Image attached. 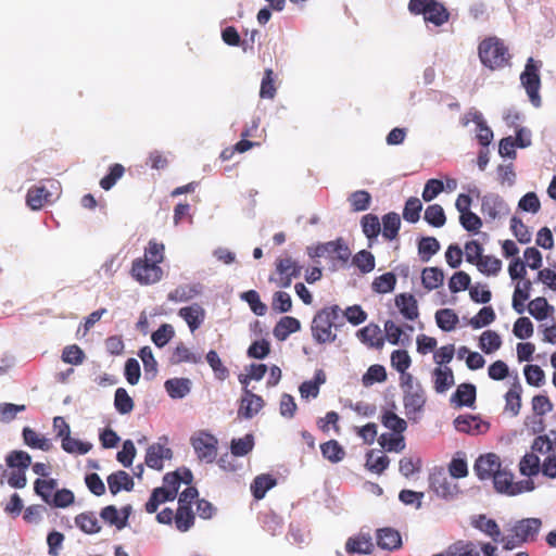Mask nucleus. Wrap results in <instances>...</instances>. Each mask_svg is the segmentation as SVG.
<instances>
[{"instance_id":"nucleus-5","label":"nucleus","mask_w":556,"mask_h":556,"mask_svg":"<svg viewBox=\"0 0 556 556\" xmlns=\"http://www.w3.org/2000/svg\"><path fill=\"white\" fill-rule=\"evenodd\" d=\"M190 443L201 462L211 464L216 459L218 440L210 432L204 430L195 432Z\"/></svg>"},{"instance_id":"nucleus-54","label":"nucleus","mask_w":556,"mask_h":556,"mask_svg":"<svg viewBox=\"0 0 556 556\" xmlns=\"http://www.w3.org/2000/svg\"><path fill=\"white\" fill-rule=\"evenodd\" d=\"M422 210L421 201L416 197H410L404 205L403 218L412 224H415L420 218V212Z\"/></svg>"},{"instance_id":"nucleus-50","label":"nucleus","mask_w":556,"mask_h":556,"mask_svg":"<svg viewBox=\"0 0 556 556\" xmlns=\"http://www.w3.org/2000/svg\"><path fill=\"white\" fill-rule=\"evenodd\" d=\"M551 309H553V306H551L547 300L543 296L535 298L528 304L529 314L536 320L545 319Z\"/></svg>"},{"instance_id":"nucleus-57","label":"nucleus","mask_w":556,"mask_h":556,"mask_svg":"<svg viewBox=\"0 0 556 556\" xmlns=\"http://www.w3.org/2000/svg\"><path fill=\"white\" fill-rule=\"evenodd\" d=\"M241 300L247 302L251 311L257 316H264L267 312V306L260 299V294L255 290H249L240 295Z\"/></svg>"},{"instance_id":"nucleus-26","label":"nucleus","mask_w":556,"mask_h":556,"mask_svg":"<svg viewBox=\"0 0 556 556\" xmlns=\"http://www.w3.org/2000/svg\"><path fill=\"white\" fill-rule=\"evenodd\" d=\"M108 484L110 492L113 495H116L122 490L129 492L134 489L135 485L132 478L126 471L123 470H118L116 472L111 473L108 477Z\"/></svg>"},{"instance_id":"nucleus-30","label":"nucleus","mask_w":556,"mask_h":556,"mask_svg":"<svg viewBox=\"0 0 556 556\" xmlns=\"http://www.w3.org/2000/svg\"><path fill=\"white\" fill-rule=\"evenodd\" d=\"M202 362V356L200 354L193 353L188 349L184 343H179L170 358L169 363L172 365H178L181 363H191V364H199Z\"/></svg>"},{"instance_id":"nucleus-34","label":"nucleus","mask_w":556,"mask_h":556,"mask_svg":"<svg viewBox=\"0 0 556 556\" xmlns=\"http://www.w3.org/2000/svg\"><path fill=\"white\" fill-rule=\"evenodd\" d=\"M396 276L392 271H388L378 276L371 282V289L375 293H390L395 289Z\"/></svg>"},{"instance_id":"nucleus-15","label":"nucleus","mask_w":556,"mask_h":556,"mask_svg":"<svg viewBox=\"0 0 556 556\" xmlns=\"http://www.w3.org/2000/svg\"><path fill=\"white\" fill-rule=\"evenodd\" d=\"M372 538L369 533H358L349 538L345 543V551L349 554L369 555L374 551Z\"/></svg>"},{"instance_id":"nucleus-12","label":"nucleus","mask_w":556,"mask_h":556,"mask_svg":"<svg viewBox=\"0 0 556 556\" xmlns=\"http://www.w3.org/2000/svg\"><path fill=\"white\" fill-rule=\"evenodd\" d=\"M430 486L442 498H452L457 493V485L443 472L430 477Z\"/></svg>"},{"instance_id":"nucleus-28","label":"nucleus","mask_w":556,"mask_h":556,"mask_svg":"<svg viewBox=\"0 0 556 556\" xmlns=\"http://www.w3.org/2000/svg\"><path fill=\"white\" fill-rule=\"evenodd\" d=\"M176 497V491H166L163 488H155L148 502L146 503V510L149 514H153L157 510L160 504L165 502L174 501Z\"/></svg>"},{"instance_id":"nucleus-21","label":"nucleus","mask_w":556,"mask_h":556,"mask_svg":"<svg viewBox=\"0 0 556 556\" xmlns=\"http://www.w3.org/2000/svg\"><path fill=\"white\" fill-rule=\"evenodd\" d=\"M477 389L472 383H462L453 393L451 401L458 407H472L476 402Z\"/></svg>"},{"instance_id":"nucleus-8","label":"nucleus","mask_w":556,"mask_h":556,"mask_svg":"<svg viewBox=\"0 0 556 556\" xmlns=\"http://www.w3.org/2000/svg\"><path fill=\"white\" fill-rule=\"evenodd\" d=\"M542 520L540 518H525L517 521L510 529L523 543L533 542L541 530Z\"/></svg>"},{"instance_id":"nucleus-33","label":"nucleus","mask_w":556,"mask_h":556,"mask_svg":"<svg viewBox=\"0 0 556 556\" xmlns=\"http://www.w3.org/2000/svg\"><path fill=\"white\" fill-rule=\"evenodd\" d=\"M76 526L87 534H94L100 532L101 526L92 511H86L75 517Z\"/></svg>"},{"instance_id":"nucleus-55","label":"nucleus","mask_w":556,"mask_h":556,"mask_svg":"<svg viewBox=\"0 0 556 556\" xmlns=\"http://www.w3.org/2000/svg\"><path fill=\"white\" fill-rule=\"evenodd\" d=\"M477 267L484 275L496 276L502 269V261L492 255H484L477 262Z\"/></svg>"},{"instance_id":"nucleus-4","label":"nucleus","mask_w":556,"mask_h":556,"mask_svg":"<svg viewBox=\"0 0 556 556\" xmlns=\"http://www.w3.org/2000/svg\"><path fill=\"white\" fill-rule=\"evenodd\" d=\"M541 65V62H535L533 58H529L525 71L520 75L521 85L525 87L531 103L535 108L541 106V97L539 94L541 86L539 70Z\"/></svg>"},{"instance_id":"nucleus-23","label":"nucleus","mask_w":556,"mask_h":556,"mask_svg":"<svg viewBox=\"0 0 556 556\" xmlns=\"http://www.w3.org/2000/svg\"><path fill=\"white\" fill-rule=\"evenodd\" d=\"M432 377L437 393H445L455 383L453 370L447 366L434 368Z\"/></svg>"},{"instance_id":"nucleus-53","label":"nucleus","mask_w":556,"mask_h":556,"mask_svg":"<svg viewBox=\"0 0 556 556\" xmlns=\"http://www.w3.org/2000/svg\"><path fill=\"white\" fill-rule=\"evenodd\" d=\"M114 407L122 415L129 414L134 409V401L124 388L115 390Z\"/></svg>"},{"instance_id":"nucleus-51","label":"nucleus","mask_w":556,"mask_h":556,"mask_svg":"<svg viewBox=\"0 0 556 556\" xmlns=\"http://www.w3.org/2000/svg\"><path fill=\"white\" fill-rule=\"evenodd\" d=\"M138 356L141 358L144 367V375L147 379H152L157 372V363L154 358L150 346H143L140 349Z\"/></svg>"},{"instance_id":"nucleus-11","label":"nucleus","mask_w":556,"mask_h":556,"mask_svg":"<svg viewBox=\"0 0 556 556\" xmlns=\"http://www.w3.org/2000/svg\"><path fill=\"white\" fill-rule=\"evenodd\" d=\"M173 457V451L169 447H165L161 443H154L147 450L144 463L148 467L162 470L164 459H170Z\"/></svg>"},{"instance_id":"nucleus-49","label":"nucleus","mask_w":556,"mask_h":556,"mask_svg":"<svg viewBox=\"0 0 556 556\" xmlns=\"http://www.w3.org/2000/svg\"><path fill=\"white\" fill-rule=\"evenodd\" d=\"M501 345L502 339L495 331L486 330L480 337L479 346L485 354L495 352Z\"/></svg>"},{"instance_id":"nucleus-25","label":"nucleus","mask_w":556,"mask_h":556,"mask_svg":"<svg viewBox=\"0 0 556 556\" xmlns=\"http://www.w3.org/2000/svg\"><path fill=\"white\" fill-rule=\"evenodd\" d=\"M301 329V323L295 317L285 316L274 327V337L279 341H285L288 337Z\"/></svg>"},{"instance_id":"nucleus-10","label":"nucleus","mask_w":556,"mask_h":556,"mask_svg":"<svg viewBox=\"0 0 556 556\" xmlns=\"http://www.w3.org/2000/svg\"><path fill=\"white\" fill-rule=\"evenodd\" d=\"M264 406L262 396L254 394L252 391L244 389L241 404L238 409L239 417L245 419L253 418Z\"/></svg>"},{"instance_id":"nucleus-41","label":"nucleus","mask_w":556,"mask_h":556,"mask_svg":"<svg viewBox=\"0 0 556 556\" xmlns=\"http://www.w3.org/2000/svg\"><path fill=\"white\" fill-rule=\"evenodd\" d=\"M444 274L438 267H427L422 270L421 282L428 290L439 288L443 283Z\"/></svg>"},{"instance_id":"nucleus-47","label":"nucleus","mask_w":556,"mask_h":556,"mask_svg":"<svg viewBox=\"0 0 556 556\" xmlns=\"http://www.w3.org/2000/svg\"><path fill=\"white\" fill-rule=\"evenodd\" d=\"M10 468L25 471L31 465V456L25 451H12L5 457Z\"/></svg>"},{"instance_id":"nucleus-42","label":"nucleus","mask_w":556,"mask_h":556,"mask_svg":"<svg viewBox=\"0 0 556 556\" xmlns=\"http://www.w3.org/2000/svg\"><path fill=\"white\" fill-rule=\"evenodd\" d=\"M352 264L356 266L362 274H368L375 269L376 260L371 252L361 250L353 256Z\"/></svg>"},{"instance_id":"nucleus-3","label":"nucleus","mask_w":556,"mask_h":556,"mask_svg":"<svg viewBox=\"0 0 556 556\" xmlns=\"http://www.w3.org/2000/svg\"><path fill=\"white\" fill-rule=\"evenodd\" d=\"M478 54L481 63L490 70L505 66L510 58L507 47L497 37L482 40L478 47Z\"/></svg>"},{"instance_id":"nucleus-24","label":"nucleus","mask_w":556,"mask_h":556,"mask_svg":"<svg viewBox=\"0 0 556 556\" xmlns=\"http://www.w3.org/2000/svg\"><path fill=\"white\" fill-rule=\"evenodd\" d=\"M471 526L490 536L494 542H500L501 529L494 519H490L485 515H478L472 518Z\"/></svg>"},{"instance_id":"nucleus-63","label":"nucleus","mask_w":556,"mask_h":556,"mask_svg":"<svg viewBox=\"0 0 556 556\" xmlns=\"http://www.w3.org/2000/svg\"><path fill=\"white\" fill-rule=\"evenodd\" d=\"M349 201L354 212H363L369 208L371 195L366 190H357L351 193Z\"/></svg>"},{"instance_id":"nucleus-9","label":"nucleus","mask_w":556,"mask_h":556,"mask_svg":"<svg viewBox=\"0 0 556 556\" xmlns=\"http://www.w3.org/2000/svg\"><path fill=\"white\" fill-rule=\"evenodd\" d=\"M480 480L493 478L501 469V462L497 455L490 453L480 456L473 467Z\"/></svg>"},{"instance_id":"nucleus-1","label":"nucleus","mask_w":556,"mask_h":556,"mask_svg":"<svg viewBox=\"0 0 556 556\" xmlns=\"http://www.w3.org/2000/svg\"><path fill=\"white\" fill-rule=\"evenodd\" d=\"M343 326L342 311L338 305H331L318 311L311 325L312 336L319 344L334 342L337 334L332 332V327Z\"/></svg>"},{"instance_id":"nucleus-37","label":"nucleus","mask_w":556,"mask_h":556,"mask_svg":"<svg viewBox=\"0 0 556 556\" xmlns=\"http://www.w3.org/2000/svg\"><path fill=\"white\" fill-rule=\"evenodd\" d=\"M361 226L368 240L377 239L381 232V223L377 215L366 214L361 219Z\"/></svg>"},{"instance_id":"nucleus-29","label":"nucleus","mask_w":556,"mask_h":556,"mask_svg":"<svg viewBox=\"0 0 556 556\" xmlns=\"http://www.w3.org/2000/svg\"><path fill=\"white\" fill-rule=\"evenodd\" d=\"M401 228L400 215L395 212H390L382 217V237L386 240L392 241L399 236Z\"/></svg>"},{"instance_id":"nucleus-44","label":"nucleus","mask_w":556,"mask_h":556,"mask_svg":"<svg viewBox=\"0 0 556 556\" xmlns=\"http://www.w3.org/2000/svg\"><path fill=\"white\" fill-rule=\"evenodd\" d=\"M62 448L68 454L85 455L91 448L92 444L72 438L71 434L62 439Z\"/></svg>"},{"instance_id":"nucleus-27","label":"nucleus","mask_w":556,"mask_h":556,"mask_svg":"<svg viewBox=\"0 0 556 556\" xmlns=\"http://www.w3.org/2000/svg\"><path fill=\"white\" fill-rule=\"evenodd\" d=\"M521 384L516 380L505 394V410L514 417L519 414L521 408Z\"/></svg>"},{"instance_id":"nucleus-2","label":"nucleus","mask_w":556,"mask_h":556,"mask_svg":"<svg viewBox=\"0 0 556 556\" xmlns=\"http://www.w3.org/2000/svg\"><path fill=\"white\" fill-rule=\"evenodd\" d=\"M400 387L403 392L405 415L409 420L416 422L426 404V392L413 375L400 377Z\"/></svg>"},{"instance_id":"nucleus-13","label":"nucleus","mask_w":556,"mask_h":556,"mask_svg":"<svg viewBox=\"0 0 556 556\" xmlns=\"http://www.w3.org/2000/svg\"><path fill=\"white\" fill-rule=\"evenodd\" d=\"M321 249L324 256L336 258L342 264H346L351 257V250L342 238L321 243Z\"/></svg>"},{"instance_id":"nucleus-35","label":"nucleus","mask_w":556,"mask_h":556,"mask_svg":"<svg viewBox=\"0 0 556 556\" xmlns=\"http://www.w3.org/2000/svg\"><path fill=\"white\" fill-rule=\"evenodd\" d=\"M323 456L332 464L340 463L344 456L345 451L336 440H329L320 445Z\"/></svg>"},{"instance_id":"nucleus-48","label":"nucleus","mask_w":556,"mask_h":556,"mask_svg":"<svg viewBox=\"0 0 556 556\" xmlns=\"http://www.w3.org/2000/svg\"><path fill=\"white\" fill-rule=\"evenodd\" d=\"M520 473L525 477H533L540 472V458L534 453H527L519 463Z\"/></svg>"},{"instance_id":"nucleus-6","label":"nucleus","mask_w":556,"mask_h":556,"mask_svg":"<svg viewBox=\"0 0 556 556\" xmlns=\"http://www.w3.org/2000/svg\"><path fill=\"white\" fill-rule=\"evenodd\" d=\"M131 276L140 285L148 286L159 282L163 277V270L157 264L136 258L132 262Z\"/></svg>"},{"instance_id":"nucleus-46","label":"nucleus","mask_w":556,"mask_h":556,"mask_svg":"<svg viewBox=\"0 0 556 556\" xmlns=\"http://www.w3.org/2000/svg\"><path fill=\"white\" fill-rule=\"evenodd\" d=\"M58 486V482L55 479H40L38 478L34 483L35 493L41 497V500L46 504H50V500L52 498V491Z\"/></svg>"},{"instance_id":"nucleus-20","label":"nucleus","mask_w":556,"mask_h":556,"mask_svg":"<svg viewBox=\"0 0 556 556\" xmlns=\"http://www.w3.org/2000/svg\"><path fill=\"white\" fill-rule=\"evenodd\" d=\"M455 429L459 432L468 433L471 435L482 432V428L486 425L477 416L460 415L454 420Z\"/></svg>"},{"instance_id":"nucleus-22","label":"nucleus","mask_w":556,"mask_h":556,"mask_svg":"<svg viewBox=\"0 0 556 556\" xmlns=\"http://www.w3.org/2000/svg\"><path fill=\"white\" fill-rule=\"evenodd\" d=\"M395 305L400 313L408 320H415L419 315L417 301L410 293L397 294L395 296Z\"/></svg>"},{"instance_id":"nucleus-16","label":"nucleus","mask_w":556,"mask_h":556,"mask_svg":"<svg viewBox=\"0 0 556 556\" xmlns=\"http://www.w3.org/2000/svg\"><path fill=\"white\" fill-rule=\"evenodd\" d=\"M377 545L387 551H394L402 546V536L400 532L393 528L386 527L378 529L376 532Z\"/></svg>"},{"instance_id":"nucleus-40","label":"nucleus","mask_w":556,"mask_h":556,"mask_svg":"<svg viewBox=\"0 0 556 556\" xmlns=\"http://www.w3.org/2000/svg\"><path fill=\"white\" fill-rule=\"evenodd\" d=\"M440 250V242L434 237H422L418 242V254L425 263Z\"/></svg>"},{"instance_id":"nucleus-36","label":"nucleus","mask_w":556,"mask_h":556,"mask_svg":"<svg viewBox=\"0 0 556 556\" xmlns=\"http://www.w3.org/2000/svg\"><path fill=\"white\" fill-rule=\"evenodd\" d=\"M458 320L457 314L451 308H442L435 313L437 325L443 331L454 330Z\"/></svg>"},{"instance_id":"nucleus-43","label":"nucleus","mask_w":556,"mask_h":556,"mask_svg":"<svg viewBox=\"0 0 556 556\" xmlns=\"http://www.w3.org/2000/svg\"><path fill=\"white\" fill-rule=\"evenodd\" d=\"M254 447V437L251 433L243 438L232 439L230 451L233 456L242 457L248 455Z\"/></svg>"},{"instance_id":"nucleus-61","label":"nucleus","mask_w":556,"mask_h":556,"mask_svg":"<svg viewBox=\"0 0 556 556\" xmlns=\"http://www.w3.org/2000/svg\"><path fill=\"white\" fill-rule=\"evenodd\" d=\"M175 336V329L169 324H162L151 336L152 342L157 348L165 346Z\"/></svg>"},{"instance_id":"nucleus-7","label":"nucleus","mask_w":556,"mask_h":556,"mask_svg":"<svg viewBox=\"0 0 556 556\" xmlns=\"http://www.w3.org/2000/svg\"><path fill=\"white\" fill-rule=\"evenodd\" d=\"M481 212L490 220L501 219L510 213V207L503 197L488 192L481 197Z\"/></svg>"},{"instance_id":"nucleus-39","label":"nucleus","mask_w":556,"mask_h":556,"mask_svg":"<svg viewBox=\"0 0 556 556\" xmlns=\"http://www.w3.org/2000/svg\"><path fill=\"white\" fill-rule=\"evenodd\" d=\"M194 514L192 511V507H179L175 514V526L176 529L180 532H187L194 525Z\"/></svg>"},{"instance_id":"nucleus-17","label":"nucleus","mask_w":556,"mask_h":556,"mask_svg":"<svg viewBox=\"0 0 556 556\" xmlns=\"http://www.w3.org/2000/svg\"><path fill=\"white\" fill-rule=\"evenodd\" d=\"M191 388L192 382L189 378H170L164 382V389L173 400L186 397L191 392Z\"/></svg>"},{"instance_id":"nucleus-56","label":"nucleus","mask_w":556,"mask_h":556,"mask_svg":"<svg viewBox=\"0 0 556 556\" xmlns=\"http://www.w3.org/2000/svg\"><path fill=\"white\" fill-rule=\"evenodd\" d=\"M302 266L292 257L278 258L276 262V271L278 274H287L292 278H298L301 275Z\"/></svg>"},{"instance_id":"nucleus-31","label":"nucleus","mask_w":556,"mask_h":556,"mask_svg":"<svg viewBox=\"0 0 556 556\" xmlns=\"http://www.w3.org/2000/svg\"><path fill=\"white\" fill-rule=\"evenodd\" d=\"M24 443L30 448H38L41 451H49L52 443L45 437H39L38 433L29 427H25L22 432Z\"/></svg>"},{"instance_id":"nucleus-18","label":"nucleus","mask_w":556,"mask_h":556,"mask_svg":"<svg viewBox=\"0 0 556 556\" xmlns=\"http://www.w3.org/2000/svg\"><path fill=\"white\" fill-rule=\"evenodd\" d=\"M203 285L200 282L191 283V285H181L176 289L170 291L167 295V299L172 302H188L203 292Z\"/></svg>"},{"instance_id":"nucleus-38","label":"nucleus","mask_w":556,"mask_h":556,"mask_svg":"<svg viewBox=\"0 0 556 556\" xmlns=\"http://www.w3.org/2000/svg\"><path fill=\"white\" fill-rule=\"evenodd\" d=\"M276 485V479H274L269 475H260L257 476L252 484H251V491L253 496L256 500H262L266 492L274 488Z\"/></svg>"},{"instance_id":"nucleus-14","label":"nucleus","mask_w":556,"mask_h":556,"mask_svg":"<svg viewBox=\"0 0 556 556\" xmlns=\"http://www.w3.org/2000/svg\"><path fill=\"white\" fill-rule=\"evenodd\" d=\"M178 316L182 318L191 332H194L204 323L205 309L198 303L181 307Z\"/></svg>"},{"instance_id":"nucleus-62","label":"nucleus","mask_w":556,"mask_h":556,"mask_svg":"<svg viewBox=\"0 0 556 556\" xmlns=\"http://www.w3.org/2000/svg\"><path fill=\"white\" fill-rule=\"evenodd\" d=\"M495 317L494 309L491 306H484L469 320V324L473 329H480L492 324Z\"/></svg>"},{"instance_id":"nucleus-32","label":"nucleus","mask_w":556,"mask_h":556,"mask_svg":"<svg viewBox=\"0 0 556 556\" xmlns=\"http://www.w3.org/2000/svg\"><path fill=\"white\" fill-rule=\"evenodd\" d=\"M390 459L380 451L371 450L366 454V467L375 473H382L389 466Z\"/></svg>"},{"instance_id":"nucleus-59","label":"nucleus","mask_w":556,"mask_h":556,"mask_svg":"<svg viewBox=\"0 0 556 556\" xmlns=\"http://www.w3.org/2000/svg\"><path fill=\"white\" fill-rule=\"evenodd\" d=\"M391 364L392 367L401 374V377L404 375H410L406 372L412 364V359L405 350H395L391 354Z\"/></svg>"},{"instance_id":"nucleus-64","label":"nucleus","mask_w":556,"mask_h":556,"mask_svg":"<svg viewBox=\"0 0 556 556\" xmlns=\"http://www.w3.org/2000/svg\"><path fill=\"white\" fill-rule=\"evenodd\" d=\"M49 192L45 187H35L28 190L26 202L31 210H39L43 206Z\"/></svg>"},{"instance_id":"nucleus-19","label":"nucleus","mask_w":556,"mask_h":556,"mask_svg":"<svg viewBox=\"0 0 556 556\" xmlns=\"http://www.w3.org/2000/svg\"><path fill=\"white\" fill-rule=\"evenodd\" d=\"M357 338L370 348L378 350L384 345V338L381 333V329L376 324H369L366 327L359 329L356 333Z\"/></svg>"},{"instance_id":"nucleus-60","label":"nucleus","mask_w":556,"mask_h":556,"mask_svg":"<svg viewBox=\"0 0 556 556\" xmlns=\"http://www.w3.org/2000/svg\"><path fill=\"white\" fill-rule=\"evenodd\" d=\"M62 361L71 365H81L86 358L85 352L77 345H66L62 351Z\"/></svg>"},{"instance_id":"nucleus-45","label":"nucleus","mask_w":556,"mask_h":556,"mask_svg":"<svg viewBox=\"0 0 556 556\" xmlns=\"http://www.w3.org/2000/svg\"><path fill=\"white\" fill-rule=\"evenodd\" d=\"M492 479L494 489L497 493L510 496L509 492H511L514 484L513 473L500 469V471Z\"/></svg>"},{"instance_id":"nucleus-52","label":"nucleus","mask_w":556,"mask_h":556,"mask_svg":"<svg viewBox=\"0 0 556 556\" xmlns=\"http://www.w3.org/2000/svg\"><path fill=\"white\" fill-rule=\"evenodd\" d=\"M424 218L429 225L437 228L444 226L446 222L444 210L440 204L429 205L425 211Z\"/></svg>"},{"instance_id":"nucleus-58","label":"nucleus","mask_w":556,"mask_h":556,"mask_svg":"<svg viewBox=\"0 0 556 556\" xmlns=\"http://www.w3.org/2000/svg\"><path fill=\"white\" fill-rule=\"evenodd\" d=\"M424 20L425 22L432 23L435 26H441L448 20V12L443 4L434 0V5L430 7Z\"/></svg>"}]
</instances>
